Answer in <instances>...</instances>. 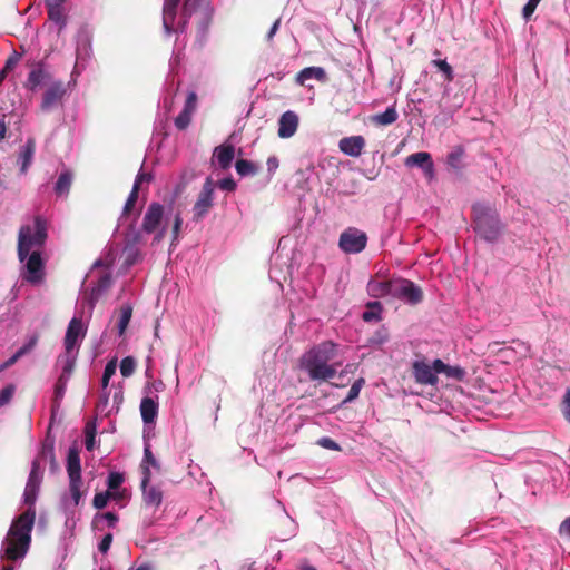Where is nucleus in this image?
Returning <instances> with one entry per match:
<instances>
[{"instance_id": "obj_48", "label": "nucleus", "mask_w": 570, "mask_h": 570, "mask_svg": "<svg viewBox=\"0 0 570 570\" xmlns=\"http://www.w3.org/2000/svg\"><path fill=\"white\" fill-rule=\"evenodd\" d=\"M81 485H82V480L69 481V490H70V494H71L75 505H78L80 502V499L82 495V493L80 491Z\"/></svg>"}, {"instance_id": "obj_44", "label": "nucleus", "mask_w": 570, "mask_h": 570, "mask_svg": "<svg viewBox=\"0 0 570 570\" xmlns=\"http://www.w3.org/2000/svg\"><path fill=\"white\" fill-rule=\"evenodd\" d=\"M116 493H111L109 491L96 493L94 497L92 504L96 509L100 510L107 505V502L110 498H116Z\"/></svg>"}, {"instance_id": "obj_19", "label": "nucleus", "mask_w": 570, "mask_h": 570, "mask_svg": "<svg viewBox=\"0 0 570 570\" xmlns=\"http://www.w3.org/2000/svg\"><path fill=\"white\" fill-rule=\"evenodd\" d=\"M338 147L345 155L358 157L365 147V139L363 136L345 137L340 140Z\"/></svg>"}, {"instance_id": "obj_50", "label": "nucleus", "mask_w": 570, "mask_h": 570, "mask_svg": "<svg viewBox=\"0 0 570 570\" xmlns=\"http://www.w3.org/2000/svg\"><path fill=\"white\" fill-rule=\"evenodd\" d=\"M197 108V95L195 91H190L187 95L183 110L193 115Z\"/></svg>"}, {"instance_id": "obj_35", "label": "nucleus", "mask_w": 570, "mask_h": 570, "mask_svg": "<svg viewBox=\"0 0 570 570\" xmlns=\"http://www.w3.org/2000/svg\"><path fill=\"white\" fill-rule=\"evenodd\" d=\"M131 316L132 307L128 304L122 305L119 309V321L117 325L119 335H122L126 332L128 324L131 320Z\"/></svg>"}, {"instance_id": "obj_39", "label": "nucleus", "mask_w": 570, "mask_h": 570, "mask_svg": "<svg viewBox=\"0 0 570 570\" xmlns=\"http://www.w3.org/2000/svg\"><path fill=\"white\" fill-rule=\"evenodd\" d=\"M390 338V333L386 326L382 325L377 328L373 335L368 338V343L374 346H381L386 343Z\"/></svg>"}, {"instance_id": "obj_7", "label": "nucleus", "mask_w": 570, "mask_h": 570, "mask_svg": "<svg viewBox=\"0 0 570 570\" xmlns=\"http://www.w3.org/2000/svg\"><path fill=\"white\" fill-rule=\"evenodd\" d=\"M367 244V236L364 232L350 227L340 236V248L347 254L361 253Z\"/></svg>"}, {"instance_id": "obj_20", "label": "nucleus", "mask_w": 570, "mask_h": 570, "mask_svg": "<svg viewBox=\"0 0 570 570\" xmlns=\"http://www.w3.org/2000/svg\"><path fill=\"white\" fill-rule=\"evenodd\" d=\"M67 473L69 481H77L81 479V463H80V451L77 444L69 448L67 456Z\"/></svg>"}, {"instance_id": "obj_36", "label": "nucleus", "mask_w": 570, "mask_h": 570, "mask_svg": "<svg viewBox=\"0 0 570 570\" xmlns=\"http://www.w3.org/2000/svg\"><path fill=\"white\" fill-rule=\"evenodd\" d=\"M235 169L240 176H250L258 173V166L246 159H238L235 164Z\"/></svg>"}, {"instance_id": "obj_15", "label": "nucleus", "mask_w": 570, "mask_h": 570, "mask_svg": "<svg viewBox=\"0 0 570 570\" xmlns=\"http://www.w3.org/2000/svg\"><path fill=\"white\" fill-rule=\"evenodd\" d=\"M85 334L82 321L77 317L71 318L65 335V353L72 354L73 348L78 346L79 340L85 337Z\"/></svg>"}, {"instance_id": "obj_30", "label": "nucleus", "mask_w": 570, "mask_h": 570, "mask_svg": "<svg viewBox=\"0 0 570 570\" xmlns=\"http://www.w3.org/2000/svg\"><path fill=\"white\" fill-rule=\"evenodd\" d=\"M59 362L62 363V372L58 379L69 381L76 365V355L65 353L59 357Z\"/></svg>"}, {"instance_id": "obj_61", "label": "nucleus", "mask_w": 570, "mask_h": 570, "mask_svg": "<svg viewBox=\"0 0 570 570\" xmlns=\"http://www.w3.org/2000/svg\"><path fill=\"white\" fill-rule=\"evenodd\" d=\"M153 176L150 174H147V173H139L137 176H136V179H135V183H134V186H137L138 189L140 188V185L142 183H149L151 180Z\"/></svg>"}, {"instance_id": "obj_2", "label": "nucleus", "mask_w": 570, "mask_h": 570, "mask_svg": "<svg viewBox=\"0 0 570 570\" xmlns=\"http://www.w3.org/2000/svg\"><path fill=\"white\" fill-rule=\"evenodd\" d=\"M475 232L487 242H495L501 234V223L498 215L489 208L473 207Z\"/></svg>"}, {"instance_id": "obj_40", "label": "nucleus", "mask_w": 570, "mask_h": 570, "mask_svg": "<svg viewBox=\"0 0 570 570\" xmlns=\"http://www.w3.org/2000/svg\"><path fill=\"white\" fill-rule=\"evenodd\" d=\"M112 283L111 276L109 274L102 275L97 283V286L92 288L91 296L94 299H97L102 292H106L110 288Z\"/></svg>"}, {"instance_id": "obj_10", "label": "nucleus", "mask_w": 570, "mask_h": 570, "mask_svg": "<svg viewBox=\"0 0 570 570\" xmlns=\"http://www.w3.org/2000/svg\"><path fill=\"white\" fill-rule=\"evenodd\" d=\"M41 479L42 475L40 461L39 458H37L32 462L31 471L23 493L24 503L28 504L30 508L36 503Z\"/></svg>"}, {"instance_id": "obj_38", "label": "nucleus", "mask_w": 570, "mask_h": 570, "mask_svg": "<svg viewBox=\"0 0 570 570\" xmlns=\"http://www.w3.org/2000/svg\"><path fill=\"white\" fill-rule=\"evenodd\" d=\"M39 456L45 460L48 459L50 461L52 470L58 469V463L55 455V445L52 441L45 442L42 444V449Z\"/></svg>"}, {"instance_id": "obj_3", "label": "nucleus", "mask_w": 570, "mask_h": 570, "mask_svg": "<svg viewBox=\"0 0 570 570\" xmlns=\"http://www.w3.org/2000/svg\"><path fill=\"white\" fill-rule=\"evenodd\" d=\"M193 13L199 14L198 35L200 40H203L210 23V14L206 8L202 7V0H186L184 2L183 20L176 28L174 27L173 32H185L188 18H190Z\"/></svg>"}, {"instance_id": "obj_37", "label": "nucleus", "mask_w": 570, "mask_h": 570, "mask_svg": "<svg viewBox=\"0 0 570 570\" xmlns=\"http://www.w3.org/2000/svg\"><path fill=\"white\" fill-rule=\"evenodd\" d=\"M48 17L51 21L56 22L62 29L67 23V17L63 7H46Z\"/></svg>"}, {"instance_id": "obj_34", "label": "nucleus", "mask_w": 570, "mask_h": 570, "mask_svg": "<svg viewBox=\"0 0 570 570\" xmlns=\"http://www.w3.org/2000/svg\"><path fill=\"white\" fill-rule=\"evenodd\" d=\"M397 119V111L394 107H389L384 112L377 114L373 117V121L381 126H389Z\"/></svg>"}, {"instance_id": "obj_5", "label": "nucleus", "mask_w": 570, "mask_h": 570, "mask_svg": "<svg viewBox=\"0 0 570 570\" xmlns=\"http://www.w3.org/2000/svg\"><path fill=\"white\" fill-rule=\"evenodd\" d=\"M36 520V511L29 508L17 517L8 531L9 537L19 538L24 544L31 543V532Z\"/></svg>"}, {"instance_id": "obj_8", "label": "nucleus", "mask_w": 570, "mask_h": 570, "mask_svg": "<svg viewBox=\"0 0 570 570\" xmlns=\"http://www.w3.org/2000/svg\"><path fill=\"white\" fill-rule=\"evenodd\" d=\"M26 262V273L23 279L30 284L37 285L45 279V261L41 257V253L38 249L32 250Z\"/></svg>"}, {"instance_id": "obj_18", "label": "nucleus", "mask_w": 570, "mask_h": 570, "mask_svg": "<svg viewBox=\"0 0 570 570\" xmlns=\"http://www.w3.org/2000/svg\"><path fill=\"white\" fill-rule=\"evenodd\" d=\"M412 373L415 381L420 384L435 385L438 383V376L432 372L431 365L424 361L413 362Z\"/></svg>"}, {"instance_id": "obj_6", "label": "nucleus", "mask_w": 570, "mask_h": 570, "mask_svg": "<svg viewBox=\"0 0 570 570\" xmlns=\"http://www.w3.org/2000/svg\"><path fill=\"white\" fill-rule=\"evenodd\" d=\"M392 297L402 299L411 305H416L423 301L422 288L409 279L393 281Z\"/></svg>"}, {"instance_id": "obj_56", "label": "nucleus", "mask_w": 570, "mask_h": 570, "mask_svg": "<svg viewBox=\"0 0 570 570\" xmlns=\"http://www.w3.org/2000/svg\"><path fill=\"white\" fill-rule=\"evenodd\" d=\"M144 463H147L157 470L160 469V465L157 462V460L154 458V454H153L149 445H146L145 450H144Z\"/></svg>"}, {"instance_id": "obj_45", "label": "nucleus", "mask_w": 570, "mask_h": 570, "mask_svg": "<svg viewBox=\"0 0 570 570\" xmlns=\"http://www.w3.org/2000/svg\"><path fill=\"white\" fill-rule=\"evenodd\" d=\"M432 62L440 71L443 72L445 81L451 82L454 79L453 69L446 60L438 59Z\"/></svg>"}, {"instance_id": "obj_13", "label": "nucleus", "mask_w": 570, "mask_h": 570, "mask_svg": "<svg viewBox=\"0 0 570 570\" xmlns=\"http://www.w3.org/2000/svg\"><path fill=\"white\" fill-rule=\"evenodd\" d=\"M164 218V206L159 203H151L141 223V230L146 234H154L160 226Z\"/></svg>"}, {"instance_id": "obj_1", "label": "nucleus", "mask_w": 570, "mask_h": 570, "mask_svg": "<svg viewBox=\"0 0 570 570\" xmlns=\"http://www.w3.org/2000/svg\"><path fill=\"white\" fill-rule=\"evenodd\" d=\"M47 239L46 222L37 216L33 226L23 225L18 235V257L23 262L33 248H40Z\"/></svg>"}, {"instance_id": "obj_24", "label": "nucleus", "mask_w": 570, "mask_h": 570, "mask_svg": "<svg viewBox=\"0 0 570 570\" xmlns=\"http://www.w3.org/2000/svg\"><path fill=\"white\" fill-rule=\"evenodd\" d=\"M180 0H165L163 8V26L167 35L173 33L177 7Z\"/></svg>"}, {"instance_id": "obj_64", "label": "nucleus", "mask_w": 570, "mask_h": 570, "mask_svg": "<svg viewBox=\"0 0 570 570\" xmlns=\"http://www.w3.org/2000/svg\"><path fill=\"white\" fill-rule=\"evenodd\" d=\"M266 165H267L268 173L274 174L279 165L277 157H275V156L268 157Z\"/></svg>"}, {"instance_id": "obj_58", "label": "nucleus", "mask_w": 570, "mask_h": 570, "mask_svg": "<svg viewBox=\"0 0 570 570\" xmlns=\"http://www.w3.org/2000/svg\"><path fill=\"white\" fill-rule=\"evenodd\" d=\"M218 187L222 190L234 191L236 189V183L232 177H227V178L219 180Z\"/></svg>"}, {"instance_id": "obj_16", "label": "nucleus", "mask_w": 570, "mask_h": 570, "mask_svg": "<svg viewBox=\"0 0 570 570\" xmlns=\"http://www.w3.org/2000/svg\"><path fill=\"white\" fill-rule=\"evenodd\" d=\"M66 94V88L62 81H51L49 87L46 89L42 101L41 109L43 111H48L55 106H57Z\"/></svg>"}, {"instance_id": "obj_54", "label": "nucleus", "mask_w": 570, "mask_h": 570, "mask_svg": "<svg viewBox=\"0 0 570 570\" xmlns=\"http://www.w3.org/2000/svg\"><path fill=\"white\" fill-rule=\"evenodd\" d=\"M14 393V385H7L0 391V406H3L10 402Z\"/></svg>"}, {"instance_id": "obj_62", "label": "nucleus", "mask_w": 570, "mask_h": 570, "mask_svg": "<svg viewBox=\"0 0 570 570\" xmlns=\"http://www.w3.org/2000/svg\"><path fill=\"white\" fill-rule=\"evenodd\" d=\"M559 534L570 537V517L561 522L559 527Z\"/></svg>"}, {"instance_id": "obj_11", "label": "nucleus", "mask_w": 570, "mask_h": 570, "mask_svg": "<svg viewBox=\"0 0 570 570\" xmlns=\"http://www.w3.org/2000/svg\"><path fill=\"white\" fill-rule=\"evenodd\" d=\"M141 480L142 501L147 507L158 508L163 501V491L156 485H149L151 473L149 466L142 465Z\"/></svg>"}, {"instance_id": "obj_59", "label": "nucleus", "mask_w": 570, "mask_h": 570, "mask_svg": "<svg viewBox=\"0 0 570 570\" xmlns=\"http://www.w3.org/2000/svg\"><path fill=\"white\" fill-rule=\"evenodd\" d=\"M112 534L111 533H107L102 540L100 541L99 546H98V549L100 552L102 553H106L109 549H110V546L112 543Z\"/></svg>"}, {"instance_id": "obj_42", "label": "nucleus", "mask_w": 570, "mask_h": 570, "mask_svg": "<svg viewBox=\"0 0 570 570\" xmlns=\"http://www.w3.org/2000/svg\"><path fill=\"white\" fill-rule=\"evenodd\" d=\"M136 370V361L132 356H126L120 362V373L124 377H129Z\"/></svg>"}, {"instance_id": "obj_23", "label": "nucleus", "mask_w": 570, "mask_h": 570, "mask_svg": "<svg viewBox=\"0 0 570 570\" xmlns=\"http://www.w3.org/2000/svg\"><path fill=\"white\" fill-rule=\"evenodd\" d=\"M51 75L43 69L42 63H38L36 68H33L29 75L26 82V87L30 90H36L42 83H50Z\"/></svg>"}, {"instance_id": "obj_49", "label": "nucleus", "mask_w": 570, "mask_h": 570, "mask_svg": "<svg viewBox=\"0 0 570 570\" xmlns=\"http://www.w3.org/2000/svg\"><path fill=\"white\" fill-rule=\"evenodd\" d=\"M191 117L193 115L181 110L175 118V126L177 127V129L185 130L189 126Z\"/></svg>"}, {"instance_id": "obj_43", "label": "nucleus", "mask_w": 570, "mask_h": 570, "mask_svg": "<svg viewBox=\"0 0 570 570\" xmlns=\"http://www.w3.org/2000/svg\"><path fill=\"white\" fill-rule=\"evenodd\" d=\"M138 193H139V189L137 186H132V189L125 203V206H124V209H122V216H128L132 208L135 207L136 203H137V199H138Z\"/></svg>"}, {"instance_id": "obj_33", "label": "nucleus", "mask_w": 570, "mask_h": 570, "mask_svg": "<svg viewBox=\"0 0 570 570\" xmlns=\"http://www.w3.org/2000/svg\"><path fill=\"white\" fill-rule=\"evenodd\" d=\"M311 79L321 80V67H307L296 76V82L302 86H308L307 81Z\"/></svg>"}, {"instance_id": "obj_32", "label": "nucleus", "mask_w": 570, "mask_h": 570, "mask_svg": "<svg viewBox=\"0 0 570 570\" xmlns=\"http://www.w3.org/2000/svg\"><path fill=\"white\" fill-rule=\"evenodd\" d=\"M72 184V174L68 170L61 173L58 177V180L55 186V191L57 195H67L70 190Z\"/></svg>"}, {"instance_id": "obj_63", "label": "nucleus", "mask_w": 570, "mask_h": 570, "mask_svg": "<svg viewBox=\"0 0 570 570\" xmlns=\"http://www.w3.org/2000/svg\"><path fill=\"white\" fill-rule=\"evenodd\" d=\"M446 364L441 360H435L432 364V372L436 375V373H444L446 370Z\"/></svg>"}, {"instance_id": "obj_27", "label": "nucleus", "mask_w": 570, "mask_h": 570, "mask_svg": "<svg viewBox=\"0 0 570 570\" xmlns=\"http://www.w3.org/2000/svg\"><path fill=\"white\" fill-rule=\"evenodd\" d=\"M393 281L377 282L371 281L367 284V292L372 297L379 298L384 296H392Z\"/></svg>"}, {"instance_id": "obj_47", "label": "nucleus", "mask_w": 570, "mask_h": 570, "mask_svg": "<svg viewBox=\"0 0 570 570\" xmlns=\"http://www.w3.org/2000/svg\"><path fill=\"white\" fill-rule=\"evenodd\" d=\"M68 382L61 379H58L55 384V396H53V403L55 405L59 406L60 401L65 396L66 390H67Z\"/></svg>"}, {"instance_id": "obj_52", "label": "nucleus", "mask_w": 570, "mask_h": 570, "mask_svg": "<svg viewBox=\"0 0 570 570\" xmlns=\"http://www.w3.org/2000/svg\"><path fill=\"white\" fill-rule=\"evenodd\" d=\"M122 482H124V475L119 472H111L108 475L107 484H108V489H110V490L118 489Z\"/></svg>"}, {"instance_id": "obj_17", "label": "nucleus", "mask_w": 570, "mask_h": 570, "mask_svg": "<svg viewBox=\"0 0 570 570\" xmlns=\"http://www.w3.org/2000/svg\"><path fill=\"white\" fill-rule=\"evenodd\" d=\"M4 543L7 546L3 550V558L11 561H16L18 559L23 558L30 547V543L24 544L22 541L19 540V538L9 537V534H7Z\"/></svg>"}, {"instance_id": "obj_25", "label": "nucleus", "mask_w": 570, "mask_h": 570, "mask_svg": "<svg viewBox=\"0 0 570 570\" xmlns=\"http://www.w3.org/2000/svg\"><path fill=\"white\" fill-rule=\"evenodd\" d=\"M214 156L220 168L227 169L230 167L235 157V147L230 144H223L215 148Z\"/></svg>"}, {"instance_id": "obj_60", "label": "nucleus", "mask_w": 570, "mask_h": 570, "mask_svg": "<svg viewBox=\"0 0 570 570\" xmlns=\"http://www.w3.org/2000/svg\"><path fill=\"white\" fill-rule=\"evenodd\" d=\"M100 517L102 519H105L108 523V527H111V528L115 527L116 523L118 522V515L115 512L108 511V512L100 514Z\"/></svg>"}, {"instance_id": "obj_12", "label": "nucleus", "mask_w": 570, "mask_h": 570, "mask_svg": "<svg viewBox=\"0 0 570 570\" xmlns=\"http://www.w3.org/2000/svg\"><path fill=\"white\" fill-rule=\"evenodd\" d=\"M328 361L330 356L323 357V381L328 382L332 386H345L350 382L348 373L343 370L337 371V367L342 366L341 363L327 364Z\"/></svg>"}, {"instance_id": "obj_26", "label": "nucleus", "mask_w": 570, "mask_h": 570, "mask_svg": "<svg viewBox=\"0 0 570 570\" xmlns=\"http://www.w3.org/2000/svg\"><path fill=\"white\" fill-rule=\"evenodd\" d=\"M140 414L144 423H154L158 414V403L149 396L144 397L140 402Z\"/></svg>"}, {"instance_id": "obj_22", "label": "nucleus", "mask_w": 570, "mask_h": 570, "mask_svg": "<svg viewBox=\"0 0 570 570\" xmlns=\"http://www.w3.org/2000/svg\"><path fill=\"white\" fill-rule=\"evenodd\" d=\"M465 149L462 145L454 146L446 155L445 164L448 169L455 175H460L465 167L464 164Z\"/></svg>"}, {"instance_id": "obj_21", "label": "nucleus", "mask_w": 570, "mask_h": 570, "mask_svg": "<svg viewBox=\"0 0 570 570\" xmlns=\"http://www.w3.org/2000/svg\"><path fill=\"white\" fill-rule=\"evenodd\" d=\"M297 126H298L297 115L292 110L284 112L281 116L279 121H278V136L281 138L292 137L296 132Z\"/></svg>"}, {"instance_id": "obj_53", "label": "nucleus", "mask_w": 570, "mask_h": 570, "mask_svg": "<svg viewBox=\"0 0 570 570\" xmlns=\"http://www.w3.org/2000/svg\"><path fill=\"white\" fill-rule=\"evenodd\" d=\"M444 374L448 377H453L455 380L462 381L464 379V376H465V371L462 367H460V366H450V365H448Z\"/></svg>"}, {"instance_id": "obj_14", "label": "nucleus", "mask_w": 570, "mask_h": 570, "mask_svg": "<svg viewBox=\"0 0 570 570\" xmlns=\"http://www.w3.org/2000/svg\"><path fill=\"white\" fill-rule=\"evenodd\" d=\"M406 167H420L422 168L424 176L428 179H433L435 175L434 164L432 160V156L428 151H419L411 154L404 160Z\"/></svg>"}, {"instance_id": "obj_51", "label": "nucleus", "mask_w": 570, "mask_h": 570, "mask_svg": "<svg viewBox=\"0 0 570 570\" xmlns=\"http://www.w3.org/2000/svg\"><path fill=\"white\" fill-rule=\"evenodd\" d=\"M21 59V56L17 52V51H13L6 60V63L3 66V70L4 72H11L16 67L17 65L19 63Z\"/></svg>"}, {"instance_id": "obj_9", "label": "nucleus", "mask_w": 570, "mask_h": 570, "mask_svg": "<svg viewBox=\"0 0 570 570\" xmlns=\"http://www.w3.org/2000/svg\"><path fill=\"white\" fill-rule=\"evenodd\" d=\"M299 370L311 380L321 379V348L314 346L306 352L299 362Z\"/></svg>"}, {"instance_id": "obj_46", "label": "nucleus", "mask_w": 570, "mask_h": 570, "mask_svg": "<svg viewBox=\"0 0 570 570\" xmlns=\"http://www.w3.org/2000/svg\"><path fill=\"white\" fill-rule=\"evenodd\" d=\"M364 383H365V381H364V379H362V377H361V379H358V380H356V381L352 384L351 389L348 390L347 395L343 399V401H342V402H343V403H347V402H351V401L355 400V399L358 396L360 391H361V389L363 387Z\"/></svg>"}, {"instance_id": "obj_29", "label": "nucleus", "mask_w": 570, "mask_h": 570, "mask_svg": "<svg viewBox=\"0 0 570 570\" xmlns=\"http://www.w3.org/2000/svg\"><path fill=\"white\" fill-rule=\"evenodd\" d=\"M362 318L366 323L379 322L382 318L383 306L379 301H371L366 304Z\"/></svg>"}, {"instance_id": "obj_41", "label": "nucleus", "mask_w": 570, "mask_h": 570, "mask_svg": "<svg viewBox=\"0 0 570 570\" xmlns=\"http://www.w3.org/2000/svg\"><path fill=\"white\" fill-rule=\"evenodd\" d=\"M116 367H117V360L116 358L110 360L106 364L105 370H104V374H102V377H101V387H102V390L107 389L110 379L116 373Z\"/></svg>"}, {"instance_id": "obj_55", "label": "nucleus", "mask_w": 570, "mask_h": 570, "mask_svg": "<svg viewBox=\"0 0 570 570\" xmlns=\"http://www.w3.org/2000/svg\"><path fill=\"white\" fill-rule=\"evenodd\" d=\"M561 411L567 422L570 423V389H567L563 395Z\"/></svg>"}, {"instance_id": "obj_28", "label": "nucleus", "mask_w": 570, "mask_h": 570, "mask_svg": "<svg viewBox=\"0 0 570 570\" xmlns=\"http://www.w3.org/2000/svg\"><path fill=\"white\" fill-rule=\"evenodd\" d=\"M38 341L39 335L32 334L29 337L28 342L23 344L20 348H18L17 352L8 361L4 362V366H7V368L12 366L20 357L30 353L37 345Z\"/></svg>"}, {"instance_id": "obj_4", "label": "nucleus", "mask_w": 570, "mask_h": 570, "mask_svg": "<svg viewBox=\"0 0 570 570\" xmlns=\"http://www.w3.org/2000/svg\"><path fill=\"white\" fill-rule=\"evenodd\" d=\"M215 184L210 177H207L197 199L193 206V220L198 223L210 212L214 206Z\"/></svg>"}, {"instance_id": "obj_31", "label": "nucleus", "mask_w": 570, "mask_h": 570, "mask_svg": "<svg viewBox=\"0 0 570 570\" xmlns=\"http://www.w3.org/2000/svg\"><path fill=\"white\" fill-rule=\"evenodd\" d=\"M36 151V142L33 139H28L27 142L23 146V150L20 155L21 160V171L26 173L29 165L31 164V160L33 158Z\"/></svg>"}, {"instance_id": "obj_57", "label": "nucleus", "mask_w": 570, "mask_h": 570, "mask_svg": "<svg viewBox=\"0 0 570 570\" xmlns=\"http://www.w3.org/2000/svg\"><path fill=\"white\" fill-rule=\"evenodd\" d=\"M181 224H183V218H181L180 214L178 213V214H176V216L174 218V224H173V229H171L173 243L178 240Z\"/></svg>"}]
</instances>
